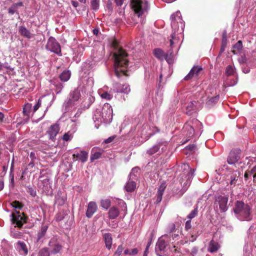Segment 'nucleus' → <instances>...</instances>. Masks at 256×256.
I'll return each mask as SVG.
<instances>
[{"mask_svg": "<svg viewBox=\"0 0 256 256\" xmlns=\"http://www.w3.org/2000/svg\"><path fill=\"white\" fill-rule=\"evenodd\" d=\"M127 57V53L122 48H118L114 54V72L118 78L122 75H126L128 65Z\"/></svg>", "mask_w": 256, "mask_h": 256, "instance_id": "nucleus-1", "label": "nucleus"}, {"mask_svg": "<svg viewBox=\"0 0 256 256\" xmlns=\"http://www.w3.org/2000/svg\"><path fill=\"white\" fill-rule=\"evenodd\" d=\"M113 110L112 106L108 103H106L102 107L97 109L94 112L93 120L95 126L98 128L102 122L110 123L112 120Z\"/></svg>", "mask_w": 256, "mask_h": 256, "instance_id": "nucleus-2", "label": "nucleus"}, {"mask_svg": "<svg viewBox=\"0 0 256 256\" xmlns=\"http://www.w3.org/2000/svg\"><path fill=\"white\" fill-rule=\"evenodd\" d=\"M171 26L173 32L171 34L170 39V46L172 48H174V44L177 43L178 39L177 36L181 34L184 31V22L182 18V15L180 11H177L171 16Z\"/></svg>", "mask_w": 256, "mask_h": 256, "instance_id": "nucleus-3", "label": "nucleus"}, {"mask_svg": "<svg viewBox=\"0 0 256 256\" xmlns=\"http://www.w3.org/2000/svg\"><path fill=\"white\" fill-rule=\"evenodd\" d=\"M250 206L242 201H236L234 204V212L236 217L240 220H250L252 218Z\"/></svg>", "mask_w": 256, "mask_h": 256, "instance_id": "nucleus-4", "label": "nucleus"}, {"mask_svg": "<svg viewBox=\"0 0 256 256\" xmlns=\"http://www.w3.org/2000/svg\"><path fill=\"white\" fill-rule=\"evenodd\" d=\"M174 250L168 241V236L166 235L160 238L156 246V252L159 256L170 254Z\"/></svg>", "mask_w": 256, "mask_h": 256, "instance_id": "nucleus-5", "label": "nucleus"}, {"mask_svg": "<svg viewBox=\"0 0 256 256\" xmlns=\"http://www.w3.org/2000/svg\"><path fill=\"white\" fill-rule=\"evenodd\" d=\"M202 124L201 122L196 119L186 122L184 126V132L188 138L192 137L194 134L200 135L202 134Z\"/></svg>", "mask_w": 256, "mask_h": 256, "instance_id": "nucleus-6", "label": "nucleus"}, {"mask_svg": "<svg viewBox=\"0 0 256 256\" xmlns=\"http://www.w3.org/2000/svg\"><path fill=\"white\" fill-rule=\"evenodd\" d=\"M132 4V8L138 17L144 15L148 12L150 6L146 0H135Z\"/></svg>", "mask_w": 256, "mask_h": 256, "instance_id": "nucleus-7", "label": "nucleus"}, {"mask_svg": "<svg viewBox=\"0 0 256 256\" xmlns=\"http://www.w3.org/2000/svg\"><path fill=\"white\" fill-rule=\"evenodd\" d=\"M46 48L59 56H62L60 46L56 39L52 36L50 37L48 39Z\"/></svg>", "mask_w": 256, "mask_h": 256, "instance_id": "nucleus-8", "label": "nucleus"}, {"mask_svg": "<svg viewBox=\"0 0 256 256\" xmlns=\"http://www.w3.org/2000/svg\"><path fill=\"white\" fill-rule=\"evenodd\" d=\"M48 249L51 254H56L60 253L62 248V246L56 237H52L48 243Z\"/></svg>", "mask_w": 256, "mask_h": 256, "instance_id": "nucleus-9", "label": "nucleus"}, {"mask_svg": "<svg viewBox=\"0 0 256 256\" xmlns=\"http://www.w3.org/2000/svg\"><path fill=\"white\" fill-rule=\"evenodd\" d=\"M80 88H78L70 92L68 99L65 102L66 107H72L77 104L80 96Z\"/></svg>", "mask_w": 256, "mask_h": 256, "instance_id": "nucleus-10", "label": "nucleus"}, {"mask_svg": "<svg viewBox=\"0 0 256 256\" xmlns=\"http://www.w3.org/2000/svg\"><path fill=\"white\" fill-rule=\"evenodd\" d=\"M228 198L224 196H218L215 200L214 206L218 208L219 206L221 212H224L228 210Z\"/></svg>", "mask_w": 256, "mask_h": 256, "instance_id": "nucleus-11", "label": "nucleus"}, {"mask_svg": "<svg viewBox=\"0 0 256 256\" xmlns=\"http://www.w3.org/2000/svg\"><path fill=\"white\" fill-rule=\"evenodd\" d=\"M12 220L15 226L21 228L24 223L26 222V218L23 213L18 212L16 213H12Z\"/></svg>", "mask_w": 256, "mask_h": 256, "instance_id": "nucleus-12", "label": "nucleus"}, {"mask_svg": "<svg viewBox=\"0 0 256 256\" xmlns=\"http://www.w3.org/2000/svg\"><path fill=\"white\" fill-rule=\"evenodd\" d=\"M240 172L237 170L230 172L229 174H227L226 180L229 182L232 187H234L236 184V182L240 178Z\"/></svg>", "mask_w": 256, "mask_h": 256, "instance_id": "nucleus-13", "label": "nucleus"}, {"mask_svg": "<svg viewBox=\"0 0 256 256\" xmlns=\"http://www.w3.org/2000/svg\"><path fill=\"white\" fill-rule=\"evenodd\" d=\"M60 130V124L58 122L51 125L47 130L50 138L52 140H54Z\"/></svg>", "mask_w": 256, "mask_h": 256, "instance_id": "nucleus-14", "label": "nucleus"}, {"mask_svg": "<svg viewBox=\"0 0 256 256\" xmlns=\"http://www.w3.org/2000/svg\"><path fill=\"white\" fill-rule=\"evenodd\" d=\"M200 234V232L197 228H193L190 233L186 236L187 240H182L181 244H187L188 242H194L196 240V238Z\"/></svg>", "mask_w": 256, "mask_h": 256, "instance_id": "nucleus-15", "label": "nucleus"}, {"mask_svg": "<svg viewBox=\"0 0 256 256\" xmlns=\"http://www.w3.org/2000/svg\"><path fill=\"white\" fill-rule=\"evenodd\" d=\"M240 152L238 150H232L227 158L228 164H235L240 158Z\"/></svg>", "mask_w": 256, "mask_h": 256, "instance_id": "nucleus-16", "label": "nucleus"}, {"mask_svg": "<svg viewBox=\"0 0 256 256\" xmlns=\"http://www.w3.org/2000/svg\"><path fill=\"white\" fill-rule=\"evenodd\" d=\"M114 92H121L125 94H128L130 91V86L128 84H116L113 88Z\"/></svg>", "mask_w": 256, "mask_h": 256, "instance_id": "nucleus-17", "label": "nucleus"}, {"mask_svg": "<svg viewBox=\"0 0 256 256\" xmlns=\"http://www.w3.org/2000/svg\"><path fill=\"white\" fill-rule=\"evenodd\" d=\"M202 68L201 66H193L189 73L184 77V80H188L194 76H198Z\"/></svg>", "mask_w": 256, "mask_h": 256, "instance_id": "nucleus-18", "label": "nucleus"}, {"mask_svg": "<svg viewBox=\"0 0 256 256\" xmlns=\"http://www.w3.org/2000/svg\"><path fill=\"white\" fill-rule=\"evenodd\" d=\"M168 142L166 141H159L147 150V154L152 156L158 152L160 146H166Z\"/></svg>", "mask_w": 256, "mask_h": 256, "instance_id": "nucleus-19", "label": "nucleus"}, {"mask_svg": "<svg viewBox=\"0 0 256 256\" xmlns=\"http://www.w3.org/2000/svg\"><path fill=\"white\" fill-rule=\"evenodd\" d=\"M106 88L107 86L104 87L102 89L99 90L98 92L102 98H104L106 100H110L113 96L112 93V92H114L112 89L108 92L106 90Z\"/></svg>", "mask_w": 256, "mask_h": 256, "instance_id": "nucleus-20", "label": "nucleus"}, {"mask_svg": "<svg viewBox=\"0 0 256 256\" xmlns=\"http://www.w3.org/2000/svg\"><path fill=\"white\" fill-rule=\"evenodd\" d=\"M67 200L66 194L58 192L55 196V203L58 206H63Z\"/></svg>", "mask_w": 256, "mask_h": 256, "instance_id": "nucleus-21", "label": "nucleus"}, {"mask_svg": "<svg viewBox=\"0 0 256 256\" xmlns=\"http://www.w3.org/2000/svg\"><path fill=\"white\" fill-rule=\"evenodd\" d=\"M182 168L184 170H187L184 173V175H186V180L189 181L192 179L194 176V170L191 168L188 164H184L182 166Z\"/></svg>", "mask_w": 256, "mask_h": 256, "instance_id": "nucleus-22", "label": "nucleus"}, {"mask_svg": "<svg viewBox=\"0 0 256 256\" xmlns=\"http://www.w3.org/2000/svg\"><path fill=\"white\" fill-rule=\"evenodd\" d=\"M97 206L96 202H90L88 204L86 216L88 218H91L94 213L96 211Z\"/></svg>", "mask_w": 256, "mask_h": 256, "instance_id": "nucleus-23", "label": "nucleus"}, {"mask_svg": "<svg viewBox=\"0 0 256 256\" xmlns=\"http://www.w3.org/2000/svg\"><path fill=\"white\" fill-rule=\"evenodd\" d=\"M15 247L19 251L20 254L26 255L28 250L26 244L24 242L18 241L16 244Z\"/></svg>", "mask_w": 256, "mask_h": 256, "instance_id": "nucleus-24", "label": "nucleus"}, {"mask_svg": "<svg viewBox=\"0 0 256 256\" xmlns=\"http://www.w3.org/2000/svg\"><path fill=\"white\" fill-rule=\"evenodd\" d=\"M166 186V182H162L159 186L156 194V202L157 204L160 203L162 201V196Z\"/></svg>", "mask_w": 256, "mask_h": 256, "instance_id": "nucleus-25", "label": "nucleus"}, {"mask_svg": "<svg viewBox=\"0 0 256 256\" xmlns=\"http://www.w3.org/2000/svg\"><path fill=\"white\" fill-rule=\"evenodd\" d=\"M103 238H104L106 248L110 250L112 248V234L110 233H105L103 234Z\"/></svg>", "mask_w": 256, "mask_h": 256, "instance_id": "nucleus-26", "label": "nucleus"}, {"mask_svg": "<svg viewBox=\"0 0 256 256\" xmlns=\"http://www.w3.org/2000/svg\"><path fill=\"white\" fill-rule=\"evenodd\" d=\"M73 156H76L77 160H80L82 162H84L88 160V153L84 150H82L80 152L74 154Z\"/></svg>", "mask_w": 256, "mask_h": 256, "instance_id": "nucleus-27", "label": "nucleus"}, {"mask_svg": "<svg viewBox=\"0 0 256 256\" xmlns=\"http://www.w3.org/2000/svg\"><path fill=\"white\" fill-rule=\"evenodd\" d=\"M119 214V210L116 206H112L108 211V218L110 219H115L118 216Z\"/></svg>", "mask_w": 256, "mask_h": 256, "instance_id": "nucleus-28", "label": "nucleus"}, {"mask_svg": "<svg viewBox=\"0 0 256 256\" xmlns=\"http://www.w3.org/2000/svg\"><path fill=\"white\" fill-rule=\"evenodd\" d=\"M40 186L42 187L43 192H48L50 187V179L46 178L42 180L40 183Z\"/></svg>", "mask_w": 256, "mask_h": 256, "instance_id": "nucleus-29", "label": "nucleus"}, {"mask_svg": "<svg viewBox=\"0 0 256 256\" xmlns=\"http://www.w3.org/2000/svg\"><path fill=\"white\" fill-rule=\"evenodd\" d=\"M153 52L154 56L160 60L162 61L164 60V53L162 49L159 48H155Z\"/></svg>", "mask_w": 256, "mask_h": 256, "instance_id": "nucleus-30", "label": "nucleus"}, {"mask_svg": "<svg viewBox=\"0 0 256 256\" xmlns=\"http://www.w3.org/2000/svg\"><path fill=\"white\" fill-rule=\"evenodd\" d=\"M48 226L46 225H42L40 230L37 234L36 242H38L46 234Z\"/></svg>", "mask_w": 256, "mask_h": 256, "instance_id": "nucleus-31", "label": "nucleus"}, {"mask_svg": "<svg viewBox=\"0 0 256 256\" xmlns=\"http://www.w3.org/2000/svg\"><path fill=\"white\" fill-rule=\"evenodd\" d=\"M136 188V183L132 180H128L125 186V189L128 192H132Z\"/></svg>", "mask_w": 256, "mask_h": 256, "instance_id": "nucleus-32", "label": "nucleus"}, {"mask_svg": "<svg viewBox=\"0 0 256 256\" xmlns=\"http://www.w3.org/2000/svg\"><path fill=\"white\" fill-rule=\"evenodd\" d=\"M220 248L218 244L216 242L212 240L209 244L208 251L210 252H216Z\"/></svg>", "mask_w": 256, "mask_h": 256, "instance_id": "nucleus-33", "label": "nucleus"}, {"mask_svg": "<svg viewBox=\"0 0 256 256\" xmlns=\"http://www.w3.org/2000/svg\"><path fill=\"white\" fill-rule=\"evenodd\" d=\"M76 131V126L74 125V128L72 130V132L68 131L67 132L65 133L62 136V140L64 141H68L70 140L73 138V134L74 132Z\"/></svg>", "mask_w": 256, "mask_h": 256, "instance_id": "nucleus-34", "label": "nucleus"}, {"mask_svg": "<svg viewBox=\"0 0 256 256\" xmlns=\"http://www.w3.org/2000/svg\"><path fill=\"white\" fill-rule=\"evenodd\" d=\"M70 74L69 70H64L60 74V78L62 82H67L70 78Z\"/></svg>", "mask_w": 256, "mask_h": 256, "instance_id": "nucleus-35", "label": "nucleus"}, {"mask_svg": "<svg viewBox=\"0 0 256 256\" xmlns=\"http://www.w3.org/2000/svg\"><path fill=\"white\" fill-rule=\"evenodd\" d=\"M178 238L179 236L177 234H172L170 237L168 236V241L172 246V248L174 249V250H175V245L174 244V242L176 240H178Z\"/></svg>", "mask_w": 256, "mask_h": 256, "instance_id": "nucleus-36", "label": "nucleus"}, {"mask_svg": "<svg viewBox=\"0 0 256 256\" xmlns=\"http://www.w3.org/2000/svg\"><path fill=\"white\" fill-rule=\"evenodd\" d=\"M87 86L86 89L88 91V93H90L92 88L94 84V79L92 77H90L88 78L87 81Z\"/></svg>", "mask_w": 256, "mask_h": 256, "instance_id": "nucleus-37", "label": "nucleus"}, {"mask_svg": "<svg viewBox=\"0 0 256 256\" xmlns=\"http://www.w3.org/2000/svg\"><path fill=\"white\" fill-rule=\"evenodd\" d=\"M51 252L47 247H44L41 248L38 253V256H50Z\"/></svg>", "mask_w": 256, "mask_h": 256, "instance_id": "nucleus-38", "label": "nucleus"}, {"mask_svg": "<svg viewBox=\"0 0 256 256\" xmlns=\"http://www.w3.org/2000/svg\"><path fill=\"white\" fill-rule=\"evenodd\" d=\"M19 32L22 36L25 37L29 38H31L30 32L24 26H20Z\"/></svg>", "mask_w": 256, "mask_h": 256, "instance_id": "nucleus-39", "label": "nucleus"}, {"mask_svg": "<svg viewBox=\"0 0 256 256\" xmlns=\"http://www.w3.org/2000/svg\"><path fill=\"white\" fill-rule=\"evenodd\" d=\"M150 130V128L148 124H144L142 125L141 130H140V133L142 135H150L151 134L148 132Z\"/></svg>", "mask_w": 256, "mask_h": 256, "instance_id": "nucleus-40", "label": "nucleus"}, {"mask_svg": "<svg viewBox=\"0 0 256 256\" xmlns=\"http://www.w3.org/2000/svg\"><path fill=\"white\" fill-rule=\"evenodd\" d=\"M111 204L110 200L109 198L102 200L100 201V205L102 207L106 210H108Z\"/></svg>", "mask_w": 256, "mask_h": 256, "instance_id": "nucleus-41", "label": "nucleus"}, {"mask_svg": "<svg viewBox=\"0 0 256 256\" xmlns=\"http://www.w3.org/2000/svg\"><path fill=\"white\" fill-rule=\"evenodd\" d=\"M234 68L233 66L231 65L228 66L226 70V74L228 76L234 74Z\"/></svg>", "mask_w": 256, "mask_h": 256, "instance_id": "nucleus-42", "label": "nucleus"}, {"mask_svg": "<svg viewBox=\"0 0 256 256\" xmlns=\"http://www.w3.org/2000/svg\"><path fill=\"white\" fill-rule=\"evenodd\" d=\"M172 58V51L170 50L169 52L164 54V60H166L168 63H170Z\"/></svg>", "mask_w": 256, "mask_h": 256, "instance_id": "nucleus-43", "label": "nucleus"}, {"mask_svg": "<svg viewBox=\"0 0 256 256\" xmlns=\"http://www.w3.org/2000/svg\"><path fill=\"white\" fill-rule=\"evenodd\" d=\"M91 6L94 10H98L100 6V0H92Z\"/></svg>", "mask_w": 256, "mask_h": 256, "instance_id": "nucleus-44", "label": "nucleus"}, {"mask_svg": "<svg viewBox=\"0 0 256 256\" xmlns=\"http://www.w3.org/2000/svg\"><path fill=\"white\" fill-rule=\"evenodd\" d=\"M195 104H196V102L195 101L191 102L190 103L188 104L186 106V110H188L187 114H190V111L194 110Z\"/></svg>", "mask_w": 256, "mask_h": 256, "instance_id": "nucleus-45", "label": "nucleus"}, {"mask_svg": "<svg viewBox=\"0 0 256 256\" xmlns=\"http://www.w3.org/2000/svg\"><path fill=\"white\" fill-rule=\"evenodd\" d=\"M101 156V153L100 152H94L90 156V160L92 162L95 160L99 158Z\"/></svg>", "mask_w": 256, "mask_h": 256, "instance_id": "nucleus-46", "label": "nucleus"}, {"mask_svg": "<svg viewBox=\"0 0 256 256\" xmlns=\"http://www.w3.org/2000/svg\"><path fill=\"white\" fill-rule=\"evenodd\" d=\"M124 248L122 245H120L117 248L116 252H114V256H120L122 252L124 251Z\"/></svg>", "mask_w": 256, "mask_h": 256, "instance_id": "nucleus-47", "label": "nucleus"}, {"mask_svg": "<svg viewBox=\"0 0 256 256\" xmlns=\"http://www.w3.org/2000/svg\"><path fill=\"white\" fill-rule=\"evenodd\" d=\"M11 205L14 208L18 209V210L20 209L22 206V204L20 202H19L16 201V200L12 202L11 203Z\"/></svg>", "mask_w": 256, "mask_h": 256, "instance_id": "nucleus-48", "label": "nucleus"}, {"mask_svg": "<svg viewBox=\"0 0 256 256\" xmlns=\"http://www.w3.org/2000/svg\"><path fill=\"white\" fill-rule=\"evenodd\" d=\"M198 208H196L187 216V218L191 220L194 218L198 214Z\"/></svg>", "mask_w": 256, "mask_h": 256, "instance_id": "nucleus-49", "label": "nucleus"}, {"mask_svg": "<svg viewBox=\"0 0 256 256\" xmlns=\"http://www.w3.org/2000/svg\"><path fill=\"white\" fill-rule=\"evenodd\" d=\"M219 100V96H215L211 98L208 101V104H214L218 102Z\"/></svg>", "mask_w": 256, "mask_h": 256, "instance_id": "nucleus-50", "label": "nucleus"}, {"mask_svg": "<svg viewBox=\"0 0 256 256\" xmlns=\"http://www.w3.org/2000/svg\"><path fill=\"white\" fill-rule=\"evenodd\" d=\"M64 88V85L60 82L56 84V91L57 94H60Z\"/></svg>", "mask_w": 256, "mask_h": 256, "instance_id": "nucleus-51", "label": "nucleus"}, {"mask_svg": "<svg viewBox=\"0 0 256 256\" xmlns=\"http://www.w3.org/2000/svg\"><path fill=\"white\" fill-rule=\"evenodd\" d=\"M88 99V107L90 104H91L94 100V98L92 96L90 93L87 94L86 97V100Z\"/></svg>", "mask_w": 256, "mask_h": 256, "instance_id": "nucleus-52", "label": "nucleus"}, {"mask_svg": "<svg viewBox=\"0 0 256 256\" xmlns=\"http://www.w3.org/2000/svg\"><path fill=\"white\" fill-rule=\"evenodd\" d=\"M118 204L121 207L122 210L126 212L127 211V206L126 202L124 200H120Z\"/></svg>", "mask_w": 256, "mask_h": 256, "instance_id": "nucleus-53", "label": "nucleus"}, {"mask_svg": "<svg viewBox=\"0 0 256 256\" xmlns=\"http://www.w3.org/2000/svg\"><path fill=\"white\" fill-rule=\"evenodd\" d=\"M11 236L14 238H20L22 236V234L18 231H16L12 232Z\"/></svg>", "mask_w": 256, "mask_h": 256, "instance_id": "nucleus-54", "label": "nucleus"}, {"mask_svg": "<svg viewBox=\"0 0 256 256\" xmlns=\"http://www.w3.org/2000/svg\"><path fill=\"white\" fill-rule=\"evenodd\" d=\"M242 42L240 40L238 41L234 46V48L238 51L242 50Z\"/></svg>", "mask_w": 256, "mask_h": 256, "instance_id": "nucleus-55", "label": "nucleus"}, {"mask_svg": "<svg viewBox=\"0 0 256 256\" xmlns=\"http://www.w3.org/2000/svg\"><path fill=\"white\" fill-rule=\"evenodd\" d=\"M27 192L32 196L34 197L36 195V190L32 187H28Z\"/></svg>", "mask_w": 256, "mask_h": 256, "instance_id": "nucleus-56", "label": "nucleus"}, {"mask_svg": "<svg viewBox=\"0 0 256 256\" xmlns=\"http://www.w3.org/2000/svg\"><path fill=\"white\" fill-rule=\"evenodd\" d=\"M31 107V104H28L25 105L23 108V112L25 115L28 116L29 113V110Z\"/></svg>", "mask_w": 256, "mask_h": 256, "instance_id": "nucleus-57", "label": "nucleus"}, {"mask_svg": "<svg viewBox=\"0 0 256 256\" xmlns=\"http://www.w3.org/2000/svg\"><path fill=\"white\" fill-rule=\"evenodd\" d=\"M250 174H253L254 182H256V165L250 170Z\"/></svg>", "mask_w": 256, "mask_h": 256, "instance_id": "nucleus-58", "label": "nucleus"}, {"mask_svg": "<svg viewBox=\"0 0 256 256\" xmlns=\"http://www.w3.org/2000/svg\"><path fill=\"white\" fill-rule=\"evenodd\" d=\"M198 248L196 246H194L192 248L191 252H190V254L192 256H196L198 254Z\"/></svg>", "mask_w": 256, "mask_h": 256, "instance_id": "nucleus-59", "label": "nucleus"}, {"mask_svg": "<svg viewBox=\"0 0 256 256\" xmlns=\"http://www.w3.org/2000/svg\"><path fill=\"white\" fill-rule=\"evenodd\" d=\"M115 2L118 6H122L124 4H126V0H115Z\"/></svg>", "mask_w": 256, "mask_h": 256, "instance_id": "nucleus-60", "label": "nucleus"}, {"mask_svg": "<svg viewBox=\"0 0 256 256\" xmlns=\"http://www.w3.org/2000/svg\"><path fill=\"white\" fill-rule=\"evenodd\" d=\"M175 230V225L174 224H170L168 228V232L170 233L172 232Z\"/></svg>", "mask_w": 256, "mask_h": 256, "instance_id": "nucleus-61", "label": "nucleus"}, {"mask_svg": "<svg viewBox=\"0 0 256 256\" xmlns=\"http://www.w3.org/2000/svg\"><path fill=\"white\" fill-rule=\"evenodd\" d=\"M14 6L12 5L8 10V13L11 14H14L16 10V8L14 7Z\"/></svg>", "mask_w": 256, "mask_h": 256, "instance_id": "nucleus-62", "label": "nucleus"}, {"mask_svg": "<svg viewBox=\"0 0 256 256\" xmlns=\"http://www.w3.org/2000/svg\"><path fill=\"white\" fill-rule=\"evenodd\" d=\"M237 82H238V78H236V79H233V80H230V83L226 84L228 86H234L235 84H237Z\"/></svg>", "mask_w": 256, "mask_h": 256, "instance_id": "nucleus-63", "label": "nucleus"}, {"mask_svg": "<svg viewBox=\"0 0 256 256\" xmlns=\"http://www.w3.org/2000/svg\"><path fill=\"white\" fill-rule=\"evenodd\" d=\"M192 226H191V222L190 220H187L185 224V230L186 231H188L191 228Z\"/></svg>", "mask_w": 256, "mask_h": 256, "instance_id": "nucleus-64", "label": "nucleus"}]
</instances>
